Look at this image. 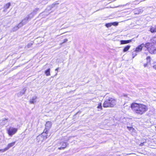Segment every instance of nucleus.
<instances>
[{"label": "nucleus", "mask_w": 156, "mask_h": 156, "mask_svg": "<svg viewBox=\"0 0 156 156\" xmlns=\"http://www.w3.org/2000/svg\"><path fill=\"white\" fill-rule=\"evenodd\" d=\"M130 47V46L128 45L126 46L123 49V51L124 52H126L127 51Z\"/></svg>", "instance_id": "obj_17"}, {"label": "nucleus", "mask_w": 156, "mask_h": 156, "mask_svg": "<svg viewBox=\"0 0 156 156\" xmlns=\"http://www.w3.org/2000/svg\"><path fill=\"white\" fill-rule=\"evenodd\" d=\"M50 69L49 68L45 71V73L47 76H48L50 75Z\"/></svg>", "instance_id": "obj_20"}, {"label": "nucleus", "mask_w": 156, "mask_h": 156, "mask_svg": "<svg viewBox=\"0 0 156 156\" xmlns=\"http://www.w3.org/2000/svg\"><path fill=\"white\" fill-rule=\"evenodd\" d=\"M155 128H156V127H155Z\"/></svg>", "instance_id": "obj_39"}, {"label": "nucleus", "mask_w": 156, "mask_h": 156, "mask_svg": "<svg viewBox=\"0 0 156 156\" xmlns=\"http://www.w3.org/2000/svg\"><path fill=\"white\" fill-rule=\"evenodd\" d=\"M105 26L108 28L112 26V23H106Z\"/></svg>", "instance_id": "obj_25"}, {"label": "nucleus", "mask_w": 156, "mask_h": 156, "mask_svg": "<svg viewBox=\"0 0 156 156\" xmlns=\"http://www.w3.org/2000/svg\"><path fill=\"white\" fill-rule=\"evenodd\" d=\"M97 108L99 109H100L101 110L102 109V107L101 103H99L98 104Z\"/></svg>", "instance_id": "obj_27"}, {"label": "nucleus", "mask_w": 156, "mask_h": 156, "mask_svg": "<svg viewBox=\"0 0 156 156\" xmlns=\"http://www.w3.org/2000/svg\"><path fill=\"white\" fill-rule=\"evenodd\" d=\"M68 41V39H65L64 40V41L62 43V44H63L64 43H65L66 42Z\"/></svg>", "instance_id": "obj_34"}, {"label": "nucleus", "mask_w": 156, "mask_h": 156, "mask_svg": "<svg viewBox=\"0 0 156 156\" xmlns=\"http://www.w3.org/2000/svg\"><path fill=\"white\" fill-rule=\"evenodd\" d=\"M145 47L147 48L149 52L151 54L156 53V47L152 43H147L145 44Z\"/></svg>", "instance_id": "obj_3"}, {"label": "nucleus", "mask_w": 156, "mask_h": 156, "mask_svg": "<svg viewBox=\"0 0 156 156\" xmlns=\"http://www.w3.org/2000/svg\"><path fill=\"white\" fill-rule=\"evenodd\" d=\"M59 4V3H58V2H55L51 6V8H53L55 7V6L56 5H58Z\"/></svg>", "instance_id": "obj_23"}, {"label": "nucleus", "mask_w": 156, "mask_h": 156, "mask_svg": "<svg viewBox=\"0 0 156 156\" xmlns=\"http://www.w3.org/2000/svg\"><path fill=\"white\" fill-rule=\"evenodd\" d=\"M136 52H134L133 51V58H134V57L137 55V54L136 53Z\"/></svg>", "instance_id": "obj_33"}, {"label": "nucleus", "mask_w": 156, "mask_h": 156, "mask_svg": "<svg viewBox=\"0 0 156 156\" xmlns=\"http://www.w3.org/2000/svg\"><path fill=\"white\" fill-rule=\"evenodd\" d=\"M47 130L44 129L43 132L41 135H42V136L44 138L45 140L47 139L48 136V132Z\"/></svg>", "instance_id": "obj_7"}, {"label": "nucleus", "mask_w": 156, "mask_h": 156, "mask_svg": "<svg viewBox=\"0 0 156 156\" xmlns=\"http://www.w3.org/2000/svg\"><path fill=\"white\" fill-rule=\"evenodd\" d=\"M116 104V100L113 98H109L105 100L103 104L104 108L113 107Z\"/></svg>", "instance_id": "obj_2"}, {"label": "nucleus", "mask_w": 156, "mask_h": 156, "mask_svg": "<svg viewBox=\"0 0 156 156\" xmlns=\"http://www.w3.org/2000/svg\"><path fill=\"white\" fill-rule=\"evenodd\" d=\"M19 29V27H18V26H17L13 28L12 29V30L13 31H15L18 30Z\"/></svg>", "instance_id": "obj_26"}, {"label": "nucleus", "mask_w": 156, "mask_h": 156, "mask_svg": "<svg viewBox=\"0 0 156 156\" xmlns=\"http://www.w3.org/2000/svg\"><path fill=\"white\" fill-rule=\"evenodd\" d=\"M28 20V18L27 17H25L24 19L22 20V21L21 22L24 25L27 22Z\"/></svg>", "instance_id": "obj_18"}, {"label": "nucleus", "mask_w": 156, "mask_h": 156, "mask_svg": "<svg viewBox=\"0 0 156 156\" xmlns=\"http://www.w3.org/2000/svg\"><path fill=\"white\" fill-rule=\"evenodd\" d=\"M10 5L11 4L10 3H8L6 4L4 6V11L6 12V10L9 8Z\"/></svg>", "instance_id": "obj_15"}, {"label": "nucleus", "mask_w": 156, "mask_h": 156, "mask_svg": "<svg viewBox=\"0 0 156 156\" xmlns=\"http://www.w3.org/2000/svg\"><path fill=\"white\" fill-rule=\"evenodd\" d=\"M6 149V147L4 149H0V152L1 151L2 152H4L8 150L7 149Z\"/></svg>", "instance_id": "obj_32"}, {"label": "nucleus", "mask_w": 156, "mask_h": 156, "mask_svg": "<svg viewBox=\"0 0 156 156\" xmlns=\"http://www.w3.org/2000/svg\"><path fill=\"white\" fill-rule=\"evenodd\" d=\"M151 41L153 43H156V35L154 37L151 39Z\"/></svg>", "instance_id": "obj_22"}, {"label": "nucleus", "mask_w": 156, "mask_h": 156, "mask_svg": "<svg viewBox=\"0 0 156 156\" xmlns=\"http://www.w3.org/2000/svg\"><path fill=\"white\" fill-rule=\"evenodd\" d=\"M36 139L38 142H42L44 140H45L44 138L42 136V135H38Z\"/></svg>", "instance_id": "obj_9"}, {"label": "nucleus", "mask_w": 156, "mask_h": 156, "mask_svg": "<svg viewBox=\"0 0 156 156\" xmlns=\"http://www.w3.org/2000/svg\"><path fill=\"white\" fill-rule=\"evenodd\" d=\"M147 63L151 65V57L149 56H147L146 58Z\"/></svg>", "instance_id": "obj_19"}, {"label": "nucleus", "mask_w": 156, "mask_h": 156, "mask_svg": "<svg viewBox=\"0 0 156 156\" xmlns=\"http://www.w3.org/2000/svg\"><path fill=\"white\" fill-rule=\"evenodd\" d=\"M153 67L154 69H156V65H154L153 66Z\"/></svg>", "instance_id": "obj_36"}, {"label": "nucleus", "mask_w": 156, "mask_h": 156, "mask_svg": "<svg viewBox=\"0 0 156 156\" xmlns=\"http://www.w3.org/2000/svg\"><path fill=\"white\" fill-rule=\"evenodd\" d=\"M17 129L13 127H10L7 129V132L8 134L10 136H12L17 131Z\"/></svg>", "instance_id": "obj_4"}, {"label": "nucleus", "mask_w": 156, "mask_h": 156, "mask_svg": "<svg viewBox=\"0 0 156 156\" xmlns=\"http://www.w3.org/2000/svg\"><path fill=\"white\" fill-rule=\"evenodd\" d=\"M133 39L131 40H121L120 41L121 44H125L129 43L131 42L132 41H133Z\"/></svg>", "instance_id": "obj_8"}, {"label": "nucleus", "mask_w": 156, "mask_h": 156, "mask_svg": "<svg viewBox=\"0 0 156 156\" xmlns=\"http://www.w3.org/2000/svg\"><path fill=\"white\" fill-rule=\"evenodd\" d=\"M142 10L140 9H136L134 10V12L135 14H138L140 13H141Z\"/></svg>", "instance_id": "obj_13"}, {"label": "nucleus", "mask_w": 156, "mask_h": 156, "mask_svg": "<svg viewBox=\"0 0 156 156\" xmlns=\"http://www.w3.org/2000/svg\"><path fill=\"white\" fill-rule=\"evenodd\" d=\"M26 89L25 88H24L23 90H21L20 92V95H22L23 94H24Z\"/></svg>", "instance_id": "obj_24"}, {"label": "nucleus", "mask_w": 156, "mask_h": 156, "mask_svg": "<svg viewBox=\"0 0 156 156\" xmlns=\"http://www.w3.org/2000/svg\"><path fill=\"white\" fill-rule=\"evenodd\" d=\"M59 69V68H57L55 69V70H56V71H58V70Z\"/></svg>", "instance_id": "obj_38"}, {"label": "nucleus", "mask_w": 156, "mask_h": 156, "mask_svg": "<svg viewBox=\"0 0 156 156\" xmlns=\"http://www.w3.org/2000/svg\"><path fill=\"white\" fill-rule=\"evenodd\" d=\"M52 123L51 122L48 121L46 122L45 125V129H44L47 130L49 131L50 128L52 126Z\"/></svg>", "instance_id": "obj_6"}, {"label": "nucleus", "mask_w": 156, "mask_h": 156, "mask_svg": "<svg viewBox=\"0 0 156 156\" xmlns=\"http://www.w3.org/2000/svg\"><path fill=\"white\" fill-rule=\"evenodd\" d=\"M23 25H24L21 22L18 24V25L17 26H18V27H19V28H20L22 27Z\"/></svg>", "instance_id": "obj_30"}, {"label": "nucleus", "mask_w": 156, "mask_h": 156, "mask_svg": "<svg viewBox=\"0 0 156 156\" xmlns=\"http://www.w3.org/2000/svg\"><path fill=\"white\" fill-rule=\"evenodd\" d=\"M131 107L134 112L139 115L143 114L148 109L146 105L136 103H132L131 105Z\"/></svg>", "instance_id": "obj_1"}, {"label": "nucleus", "mask_w": 156, "mask_h": 156, "mask_svg": "<svg viewBox=\"0 0 156 156\" xmlns=\"http://www.w3.org/2000/svg\"><path fill=\"white\" fill-rule=\"evenodd\" d=\"M39 8H36L32 12L34 13H35V15L37 12L39 11Z\"/></svg>", "instance_id": "obj_28"}, {"label": "nucleus", "mask_w": 156, "mask_h": 156, "mask_svg": "<svg viewBox=\"0 0 156 156\" xmlns=\"http://www.w3.org/2000/svg\"><path fill=\"white\" fill-rule=\"evenodd\" d=\"M15 143H16V142H14L12 143L9 144L8 145L7 147H6V149L8 150L10 147L13 146L15 145Z\"/></svg>", "instance_id": "obj_14"}, {"label": "nucleus", "mask_w": 156, "mask_h": 156, "mask_svg": "<svg viewBox=\"0 0 156 156\" xmlns=\"http://www.w3.org/2000/svg\"><path fill=\"white\" fill-rule=\"evenodd\" d=\"M8 119L4 118L2 121V125H4L7 122Z\"/></svg>", "instance_id": "obj_21"}, {"label": "nucleus", "mask_w": 156, "mask_h": 156, "mask_svg": "<svg viewBox=\"0 0 156 156\" xmlns=\"http://www.w3.org/2000/svg\"><path fill=\"white\" fill-rule=\"evenodd\" d=\"M32 45V43H29L28 44V46H31V45Z\"/></svg>", "instance_id": "obj_37"}, {"label": "nucleus", "mask_w": 156, "mask_h": 156, "mask_svg": "<svg viewBox=\"0 0 156 156\" xmlns=\"http://www.w3.org/2000/svg\"><path fill=\"white\" fill-rule=\"evenodd\" d=\"M112 23V25H113L114 26H117L118 25V23L117 22Z\"/></svg>", "instance_id": "obj_29"}, {"label": "nucleus", "mask_w": 156, "mask_h": 156, "mask_svg": "<svg viewBox=\"0 0 156 156\" xmlns=\"http://www.w3.org/2000/svg\"><path fill=\"white\" fill-rule=\"evenodd\" d=\"M150 31L152 33L156 32V25L151 26L150 29Z\"/></svg>", "instance_id": "obj_11"}, {"label": "nucleus", "mask_w": 156, "mask_h": 156, "mask_svg": "<svg viewBox=\"0 0 156 156\" xmlns=\"http://www.w3.org/2000/svg\"><path fill=\"white\" fill-rule=\"evenodd\" d=\"M144 47H145V44H141L136 48L135 50L134 51V52H138L141 51Z\"/></svg>", "instance_id": "obj_5"}, {"label": "nucleus", "mask_w": 156, "mask_h": 156, "mask_svg": "<svg viewBox=\"0 0 156 156\" xmlns=\"http://www.w3.org/2000/svg\"><path fill=\"white\" fill-rule=\"evenodd\" d=\"M127 128L129 131L132 130V131H133L134 129L133 128V127L132 126V127L127 126Z\"/></svg>", "instance_id": "obj_31"}, {"label": "nucleus", "mask_w": 156, "mask_h": 156, "mask_svg": "<svg viewBox=\"0 0 156 156\" xmlns=\"http://www.w3.org/2000/svg\"><path fill=\"white\" fill-rule=\"evenodd\" d=\"M60 145L61 146L58 148V149L59 150H61L65 148L67 144L66 142H62L60 143Z\"/></svg>", "instance_id": "obj_10"}, {"label": "nucleus", "mask_w": 156, "mask_h": 156, "mask_svg": "<svg viewBox=\"0 0 156 156\" xmlns=\"http://www.w3.org/2000/svg\"><path fill=\"white\" fill-rule=\"evenodd\" d=\"M37 97L36 96H34L32 98L30 99V103L31 104H34L36 102V99Z\"/></svg>", "instance_id": "obj_12"}, {"label": "nucleus", "mask_w": 156, "mask_h": 156, "mask_svg": "<svg viewBox=\"0 0 156 156\" xmlns=\"http://www.w3.org/2000/svg\"><path fill=\"white\" fill-rule=\"evenodd\" d=\"M35 15V13H34L33 12H31L30 14H29L27 16V17L28 19L29 20L31 18L33 17Z\"/></svg>", "instance_id": "obj_16"}, {"label": "nucleus", "mask_w": 156, "mask_h": 156, "mask_svg": "<svg viewBox=\"0 0 156 156\" xmlns=\"http://www.w3.org/2000/svg\"><path fill=\"white\" fill-rule=\"evenodd\" d=\"M148 64L146 63H145L144 65V67H146L148 66V65H149Z\"/></svg>", "instance_id": "obj_35"}]
</instances>
